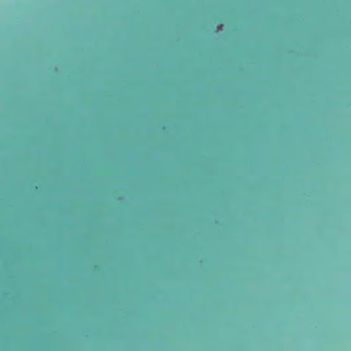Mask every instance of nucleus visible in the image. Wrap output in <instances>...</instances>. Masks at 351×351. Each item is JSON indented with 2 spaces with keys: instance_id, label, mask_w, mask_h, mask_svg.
<instances>
[{
  "instance_id": "nucleus-1",
  "label": "nucleus",
  "mask_w": 351,
  "mask_h": 351,
  "mask_svg": "<svg viewBox=\"0 0 351 351\" xmlns=\"http://www.w3.org/2000/svg\"><path fill=\"white\" fill-rule=\"evenodd\" d=\"M169 3H171L172 1H169Z\"/></svg>"
}]
</instances>
